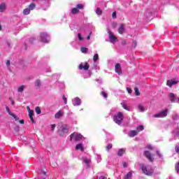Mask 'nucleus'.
<instances>
[{
	"instance_id": "nucleus-1",
	"label": "nucleus",
	"mask_w": 179,
	"mask_h": 179,
	"mask_svg": "<svg viewBox=\"0 0 179 179\" xmlns=\"http://www.w3.org/2000/svg\"><path fill=\"white\" fill-rule=\"evenodd\" d=\"M124 120V114L122 112H118L117 115L113 116V121L117 125H121L122 124V121Z\"/></svg>"
},
{
	"instance_id": "nucleus-2",
	"label": "nucleus",
	"mask_w": 179,
	"mask_h": 179,
	"mask_svg": "<svg viewBox=\"0 0 179 179\" xmlns=\"http://www.w3.org/2000/svg\"><path fill=\"white\" fill-rule=\"evenodd\" d=\"M140 167L145 176H152L153 174V169H148V167L143 164H140Z\"/></svg>"
},
{
	"instance_id": "nucleus-3",
	"label": "nucleus",
	"mask_w": 179,
	"mask_h": 179,
	"mask_svg": "<svg viewBox=\"0 0 179 179\" xmlns=\"http://www.w3.org/2000/svg\"><path fill=\"white\" fill-rule=\"evenodd\" d=\"M73 136H74V139L76 141V142H79L80 141H82L83 136H82V134H78V133H73L70 135V141L71 142H72V139H73Z\"/></svg>"
},
{
	"instance_id": "nucleus-4",
	"label": "nucleus",
	"mask_w": 179,
	"mask_h": 179,
	"mask_svg": "<svg viewBox=\"0 0 179 179\" xmlns=\"http://www.w3.org/2000/svg\"><path fill=\"white\" fill-rule=\"evenodd\" d=\"M40 38H41V43H50V39H49L50 36L45 32L41 33Z\"/></svg>"
},
{
	"instance_id": "nucleus-5",
	"label": "nucleus",
	"mask_w": 179,
	"mask_h": 179,
	"mask_svg": "<svg viewBox=\"0 0 179 179\" xmlns=\"http://www.w3.org/2000/svg\"><path fill=\"white\" fill-rule=\"evenodd\" d=\"M108 36L109 37L110 43H112L113 44H114L115 41H118V38H117V36H115V35L114 34V33H113V31H108Z\"/></svg>"
},
{
	"instance_id": "nucleus-6",
	"label": "nucleus",
	"mask_w": 179,
	"mask_h": 179,
	"mask_svg": "<svg viewBox=\"0 0 179 179\" xmlns=\"http://www.w3.org/2000/svg\"><path fill=\"white\" fill-rule=\"evenodd\" d=\"M144 156L149 160L151 163H153V160H155L154 155L150 153V151L145 150L144 151Z\"/></svg>"
},
{
	"instance_id": "nucleus-7",
	"label": "nucleus",
	"mask_w": 179,
	"mask_h": 179,
	"mask_svg": "<svg viewBox=\"0 0 179 179\" xmlns=\"http://www.w3.org/2000/svg\"><path fill=\"white\" fill-rule=\"evenodd\" d=\"M89 68H90V64L87 62L81 63L78 65V69L82 71V69H84V71H88Z\"/></svg>"
},
{
	"instance_id": "nucleus-8",
	"label": "nucleus",
	"mask_w": 179,
	"mask_h": 179,
	"mask_svg": "<svg viewBox=\"0 0 179 179\" xmlns=\"http://www.w3.org/2000/svg\"><path fill=\"white\" fill-rule=\"evenodd\" d=\"M115 71L116 73H118L119 75H122V69H121V64L117 63L115 64Z\"/></svg>"
},
{
	"instance_id": "nucleus-9",
	"label": "nucleus",
	"mask_w": 179,
	"mask_h": 179,
	"mask_svg": "<svg viewBox=\"0 0 179 179\" xmlns=\"http://www.w3.org/2000/svg\"><path fill=\"white\" fill-rule=\"evenodd\" d=\"M167 111L168 109H164V110L161 111L159 113L157 114L158 118H164V117H167Z\"/></svg>"
},
{
	"instance_id": "nucleus-10",
	"label": "nucleus",
	"mask_w": 179,
	"mask_h": 179,
	"mask_svg": "<svg viewBox=\"0 0 179 179\" xmlns=\"http://www.w3.org/2000/svg\"><path fill=\"white\" fill-rule=\"evenodd\" d=\"M117 31L119 34H124V33H125V24H120Z\"/></svg>"
},
{
	"instance_id": "nucleus-11",
	"label": "nucleus",
	"mask_w": 179,
	"mask_h": 179,
	"mask_svg": "<svg viewBox=\"0 0 179 179\" xmlns=\"http://www.w3.org/2000/svg\"><path fill=\"white\" fill-rule=\"evenodd\" d=\"M177 83H178V82L176 81V80L172 79V80H168L166 81V85L167 86H169V87H171V86L174 85H177Z\"/></svg>"
},
{
	"instance_id": "nucleus-12",
	"label": "nucleus",
	"mask_w": 179,
	"mask_h": 179,
	"mask_svg": "<svg viewBox=\"0 0 179 179\" xmlns=\"http://www.w3.org/2000/svg\"><path fill=\"white\" fill-rule=\"evenodd\" d=\"M61 117H64V111L62 110H59L55 115V118L57 120L61 118Z\"/></svg>"
},
{
	"instance_id": "nucleus-13",
	"label": "nucleus",
	"mask_w": 179,
	"mask_h": 179,
	"mask_svg": "<svg viewBox=\"0 0 179 179\" xmlns=\"http://www.w3.org/2000/svg\"><path fill=\"white\" fill-rule=\"evenodd\" d=\"M62 131L64 134H68V132H69V129H68V125L66 124H64L62 126Z\"/></svg>"
},
{
	"instance_id": "nucleus-14",
	"label": "nucleus",
	"mask_w": 179,
	"mask_h": 179,
	"mask_svg": "<svg viewBox=\"0 0 179 179\" xmlns=\"http://www.w3.org/2000/svg\"><path fill=\"white\" fill-rule=\"evenodd\" d=\"M76 150H81V152H83V150H85L83 145L82 143L77 144L76 146Z\"/></svg>"
},
{
	"instance_id": "nucleus-15",
	"label": "nucleus",
	"mask_w": 179,
	"mask_h": 179,
	"mask_svg": "<svg viewBox=\"0 0 179 179\" xmlns=\"http://www.w3.org/2000/svg\"><path fill=\"white\" fill-rule=\"evenodd\" d=\"M138 131L136 130H133L130 131V134L129 136L130 138H134V136H136V135H138Z\"/></svg>"
},
{
	"instance_id": "nucleus-16",
	"label": "nucleus",
	"mask_w": 179,
	"mask_h": 179,
	"mask_svg": "<svg viewBox=\"0 0 179 179\" xmlns=\"http://www.w3.org/2000/svg\"><path fill=\"white\" fill-rule=\"evenodd\" d=\"M122 107L124 109L127 110V111H129V108H128V106L127 105V102L123 101L121 103Z\"/></svg>"
},
{
	"instance_id": "nucleus-17",
	"label": "nucleus",
	"mask_w": 179,
	"mask_h": 179,
	"mask_svg": "<svg viewBox=\"0 0 179 179\" xmlns=\"http://www.w3.org/2000/svg\"><path fill=\"white\" fill-rule=\"evenodd\" d=\"M76 106H80L82 101L79 99V97H76L74 99Z\"/></svg>"
},
{
	"instance_id": "nucleus-18",
	"label": "nucleus",
	"mask_w": 179,
	"mask_h": 179,
	"mask_svg": "<svg viewBox=\"0 0 179 179\" xmlns=\"http://www.w3.org/2000/svg\"><path fill=\"white\" fill-rule=\"evenodd\" d=\"M5 9H6V5L5 4V3H2L1 4H0V12H3Z\"/></svg>"
},
{
	"instance_id": "nucleus-19",
	"label": "nucleus",
	"mask_w": 179,
	"mask_h": 179,
	"mask_svg": "<svg viewBox=\"0 0 179 179\" xmlns=\"http://www.w3.org/2000/svg\"><path fill=\"white\" fill-rule=\"evenodd\" d=\"M125 153V150L121 148L118 150L117 152V156H122V155H124Z\"/></svg>"
},
{
	"instance_id": "nucleus-20",
	"label": "nucleus",
	"mask_w": 179,
	"mask_h": 179,
	"mask_svg": "<svg viewBox=\"0 0 179 179\" xmlns=\"http://www.w3.org/2000/svg\"><path fill=\"white\" fill-rule=\"evenodd\" d=\"M169 96H170L171 101L172 102L176 101V95L173 93H170Z\"/></svg>"
},
{
	"instance_id": "nucleus-21",
	"label": "nucleus",
	"mask_w": 179,
	"mask_h": 179,
	"mask_svg": "<svg viewBox=\"0 0 179 179\" xmlns=\"http://www.w3.org/2000/svg\"><path fill=\"white\" fill-rule=\"evenodd\" d=\"M132 178V172H129L127 175L124 176V179H131Z\"/></svg>"
},
{
	"instance_id": "nucleus-22",
	"label": "nucleus",
	"mask_w": 179,
	"mask_h": 179,
	"mask_svg": "<svg viewBox=\"0 0 179 179\" xmlns=\"http://www.w3.org/2000/svg\"><path fill=\"white\" fill-rule=\"evenodd\" d=\"M80 51L83 54H87L89 49L87 48L83 47V48H81Z\"/></svg>"
},
{
	"instance_id": "nucleus-23",
	"label": "nucleus",
	"mask_w": 179,
	"mask_h": 179,
	"mask_svg": "<svg viewBox=\"0 0 179 179\" xmlns=\"http://www.w3.org/2000/svg\"><path fill=\"white\" fill-rule=\"evenodd\" d=\"M35 86L36 87H40L41 86V80L40 79H37L35 82Z\"/></svg>"
},
{
	"instance_id": "nucleus-24",
	"label": "nucleus",
	"mask_w": 179,
	"mask_h": 179,
	"mask_svg": "<svg viewBox=\"0 0 179 179\" xmlns=\"http://www.w3.org/2000/svg\"><path fill=\"white\" fill-rule=\"evenodd\" d=\"M71 13L72 15H76V13H79V9H78L77 8H72Z\"/></svg>"
},
{
	"instance_id": "nucleus-25",
	"label": "nucleus",
	"mask_w": 179,
	"mask_h": 179,
	"mask_svg": "<svg viewBox=\"0 0 179 179\" xmlns=\"http://www.w3.org/2000/svg\"><path fill=\"white\" fill-rule=\"evenodd\" d=\"M110 149H113V144L112 143H109L106 145V150L107 152H110Z\"/></svg>"
},
{
	"instance_id": "nucleus-26",
	"label": "nucleus",
	"mask_w": 179,
	"mask_h": 179,
	"mask_svg": "<svg viewBox=\"0 0 179 179\" xmlns=\"http://www.w3.org/2000/svg\"><path fill=\"white\" fill-rule=\"evenodd\" d=\"M34 8H36V4H34V3H31L29 4L28 9L29 10H33Z\"/></svg>"
},
{
	"instance_id": "nucleus-27",
	"label": "nucleus",
	"mask_w": 179,
	"mask_h": 179,
	"mask_svg": "<svg viewBox=\"0 0 179 179\" xmlns=\"http://www.w3.org/2000/svg\"><path fill=\"white\" fill-rule=\"evenodd\" d=\"M143 129H144L143 126V125H140V126H138V127L136 128V131H137L138 134H139V132H141V131H143Z\"/></svg>"
},
{
	"instance_id": "nucleus-28",
	"label": "nucleus",
	"mask_w": 179,
	"mask_h": 179,
	"mask_svg": "<svg viewBox=\"0 0 179 179\" xmlns=\"http://www.w3.org/2000/svg\"><path fill=\"white\" fill-rule=\"evenodd\" d=\"M96 15L99 16H101V15H103V10H101L100 8H96Z\"/></svg>"
},
{
	"instance_id": "nucleus-29",
	"label": "nucleus",
	"mask_w": 179,
	"mask_h": 179,
	"mask_svg": "<svg viewBox=\"0 0 179 179\" xmlns=\"http://www.w3.org/2000/svg\"><path fill=\"white\" fill-rule=\"evenodd\" d=\"M94 62H97L99 61V54H95L93 57Z\"/></svg>"
},
{
	"instance_id": "nucleus-30",
	"label": "nucleus",
	"mask_w": 179,
	"mask_h": 179,
	"mask_svg": "<svg viewBox=\"0 0 179 179\" xmlns=\"http://www.w3.org/2000/svg\"><path fill=\"white\" fill-rule=\"evenodd\" d=\"M30 14V10L29 8H25L23 10V15H29Z\"/></svg>"
},
{
	"instance_id": "nucleus-31",
	"label": "nucleus",
	"mask_w": 179,
	"mask_h": 179,
	"mask_svg": "<svg viewBox=\"0 0 179 179\" xmlns=\"http://www.w3.org/2000/svg\"><path fill=\"white\" fill-rule=\"evenodd\" d=\"M24 90V85H21L17 89V92H19L20 93H22V92H23Z\"/></svg>"
},
{
	"instance_id": "nucleus-32",
	"label": "nucleus",
	"mask_w": 179,
	"mask_h": 179,
	"mask_svg": "<svg viewBox=\"0 0 179 179\" xmlns=\"http://www.w3.org/2000/svg\"><path fill=\"white\" fill-rule=\"evenodd\" d=\"M134 92L136 96H139L141 94V92H139V89L138 87L134 88Z\"/></svg>"
},
{
	"instance_id": "nucleus-33",
	"label": "nucleus",
	"mask_w": 179,
	"mask_h": 179,
	"mask_svg": "<svg viewBox=\"0 0 179 179\" xmlns=\"http://www.w3.org/2000/svg\"><path fill=\"white\" fill-rule=\"evenodd\" d=\"M35 112L36 113V114H41V109L40 108V107L37 106L35 108Z\"/></svg>"
},
{
	"instance_id": "nucleus-34",
	"label": "nucleus",
	"mask_w": 179,
	"mask_h": 179,
	"mask_svg": "<svg viewBox=\"0 0 179 179\" xmlns=\"http://www.w3.org/2000/svg\"><path fill=\"white\" fill-rule=\"evenodd\" d=\"M101 96H103V97L105 99H107V97H108V94L107 93L104 92H101Z\"/></svg>"
},
{
	"instance_id": "nucleus-35",
	"label": "nucleus",
	"mask_w": 179,
	"mask_h": 179,
	"mask_svg": "<svg viewBox=\"0 0 179 179\" xmlns=\"http://www.w3.org/2000/svg\"><path fill=\"white\" fill-rule=\"evenodd\" d=\"M10 115H11V117H14V120H15V121H19V117H18L17 116H16V115H15L14 113H13V114H11Z\"/></svg>"
},
{
	"instance_id": "nucleus-36",
	"label": "nucleus",
	"mask_w": 179,
	"mask_h": 179,
	"mask_svg": "<svg viewBox=\"0 0 179 179\" xmlns=\"http://www.w3.org/2000/svg\"><path fill=\"white\" fill-rule=\"evenodd\" d=\"M138 109L140 111H145V108L142 105H138Z\"/></svg>"
},
{
	"instance_id": "nucleus-37",
	"label": "nucleus",
	"mask_w": 179,
	"mask_h": 179,
	"mask_svg": "<svg viewBox=\"0 0 179 179\" xmlns=\"http://www.w3.org/2000/svg\"><path fill=\"white\" fill-rule=\"evenodd\" d=\"M112 17L113 19H117V11H115V12L113 13Z\"/></svg>"
},
{
	"instance_id": "nucleus-38",
	"label": "nucleus",
	"mask_w": 179,
	"mask_h": 179,
	"mask_svg": "<svg viewBox=\"0 0 179 179\" xmlns=\"http://www.w3.org/2000/svg\"><path fill=\"white\" fill-rule=\"evenodd\" d=\"M33 115H34V111L30 110V111L29 112V117H33Z\"/></svg>"
},
{
	"instance_id": "nucleus-39",
	"label": "nucleus",
	"mask_w": 179,
	"mask_h": 179,
	"mask_svg": "<svg viewBox=\"0 0 179 179\" xmlns=\"http://www.w3.org/2000/svg\"><path fill=\"white\" fill-rule=\"evenodd\" d=\"M6 111L8 113L9 115H12V112H10V109H9V107L6 106Z\"/></svg>"
},
{
	"instance_id": "nucleus-40",
	"label": "nucleus",
	"mask_w": 179,
	"mask_h": 179,
	"mask_svg": "<svg viewBox=\"0 0 179 179\" xmlns=\"http://www.w3.org/2000/svg\"><path fill=\"white\" fill-rule=\"evenodd\" d=\"M146 149H148V150H153V146L148 145L146 146Z\"/></svg>"
},
{
	"instance_id": "nucleus-41",
	"label": "nucleus",
	"mask_w": 179,
	"mask_h": 179,
	"mask_svg": "<svg viewBox=\"0 0 179 179\" xmlns=\"http://www.w3.org/2000/svg\"><path fill=\"white\" fill-rule=\"evenodd\" d=\"M84 163H85L86 164H89L90 163V159H84Z\"/></svg>"
},
{
	"instance_id": "nucleus-42",
	"label": "nucleus",
	"mask_w": 179,
	"mask_h": 179,
	"mask_svg": "<svg viewBox=\"0 0 179 179\" xmlns=\"http://www.w3.org/2000/svg\"><path fill=\"white\" fill-rule=\"evenodd\" d=\"M76 8H77L78 9H83V4H78V5L76 6Z\"/></svg>"
},
{
	"instance_id": "nucleus-43",
	"label": "nucleus",
	"mask_w": 179,
	"mask_h": 179,
	"mask_svg": "<svg viewBox=\"0 0 179 179\" xmlns=\"http://www.w3.org/2000/svg\"><path fill=\"white\" fill-rule=\"evenodd\" d=\"M63 101H64V104H67L68 103V99L65 96V95L63 96Z\"/></svg>"
},
{
	"instance_id": "nucleus-44",
	"label": "nucleus",
	"mask_w": 179,
	"mask_h": 179,
	"mask_svg": "<svg viewBox=\"0 0 179 179\" xmlns=\"http://www.w3.org/2000/svg\"><path fill=\"white\" fill-rule=\"evenodd\" d=\"M78 37L80 41H82V40H83V38H82V35L80 34H78Z\"/></svg>"
},
{
	"instance_id": "nucleus-45",
	"label": "nucleus",
	"mask_w": 179,
	"mask_h": 179,
	"mask_svg": "<svg viewBox=\"0 0 179 179\" xmlns=\"http://www.w3.org/2000/svg\"><path fill=\"white\" fill-rule=\"evenodd\" d=\"M136 45H138V43L136 42V41H134L133 42V47H134V48H136Z\"/></svg>"
},
{
	"instance_id": "nucleus-46",
	"label": "nucleus",
	"mask_w": 179,
	"mask_h": 179,
	"mask_svg": "<svg viewBox=\"0 0 179 179\" xmlns=\"http://www.w3.org/2000/svg\"><path fill=\"white\" fill-rule=\"evenodd\" d=\"M173 120H178V115L176 114L172 116Z\"/></svg>"
},
{
	"instance_id": "nucleus-47",
	"label": "nucleus",
	"mask_w": 179,
	"mask_h": 179,
	"mask_svg": "<svg viewBox=\"0 0 179 179\" xmlns=\"http://www.w3.org/2000/svg\"><path fill=\"white\" fill-rule=\"evenodd\" d=\"M127 92H128V93H129V94H131V93H132V90H131V88L127 87Z\"/></svg>"
},
{
	"instance_id": "nucleus-48",
	"label": "nucleus",
	"mask_w": 179,
	"mask_h": 179,
	"mask_svg": "<svg viewBox=\"0 0 179 179\" xmlns=\"http://www.w3.org/2000/svg\"><path fill=\"white\" fill-rule=\"evenodd\" d=\"M123 167L127 168L128 167V164L127 162L123 163Z\"/></svg>"
},
{
	"instance_id": "nucleus-49",
	"label": "nucleus",
	"mask_w": 179,
	"mask_h": 179,
	"mask_svg": "<svg viewBox=\"0 0 179 179\" xmlns=\"http://www.w3.org/2000/svg\"><path fill=\"white\" fill-rule=\"evenodd\" d=\"M6 65L7 66H9L10 65V60H7Z\"/></svg>"
},
{
	"instance_id": "nucleus-50",
	"label": "nucleus",
	"mask_w": 179,
	"mask_h": 179,
	"mask_svg": "<svg viewBox=\"0 0 179 179\" xmlns=\"http://www.w3.org/2000/svg\"><path fill=\"white\" fill-rule=\"evenodd\" d=\"M51 128H52V131H54V129H55V124H52Z\"/></svg>"
},
{
	"instance_id": "nucleus-51",
	"label": "nucleus",
	"mask_w": 179,
	"mask_h": 179,
	"mask_svg": "<svg viewBox=\"0 0 179 179\" xmlns=\"http://www.w3.org/2000/svg\"><path fill=\"white\" fill-rule=\"evenodd\" d=\"M122 44L123 45H125V44H127V41L123 40V41H122Z\"/></svg>"
},
{
	"instance_id": "nucleus-52",
	"label": "nucleus",
	"mask_w": 179,
	"mask_h": 179,
	"mask_svg": "<svg viewBox=\"0 0 179 179\" xmlns=\"http://www.w3.org/2000/svg\"><path fill=\"white\" fill-rule=\"evenodd\" d=\"M27 110L28 113H29L30 111H32V110H31V109H30V107H29V106H27Z\"/></svg>"
},
{
	"instance_id": "nucleus-53",
	"label": "nucleus",
	"mask_w": 179,
	"mask_h": 179,
	"mask_svg": "<svg viewBox=\"0 0 179 179\" xmlns=\"http://www.w3.org/2000/svg\"><path fill=\"white\" fill-rule=\"evenodd\" d=\"M19 122H20V124H24V120H21L19 121Z\"/></svg>"
},
{
	"instance_id": "nucleus-54",
	"label": "nucleus",
	"mask_w": 179,
	"mask_h": 179,
	"mask_svg": "<svg viewBox=\"0 0 179 179\" xmlns=\"http://www.w3.org/2000/svg\"><path fill=\"white\" fill-rule=\"evenodd\" d=\"M29 118H30L31 122H32L33 124H34V119L33 118V117H29Z\"/></svg>"
},
{
	"instance_id": "nucleus-55",
	"label": "nucleus",
	"mask_w": 179,
	"mask_h": 179,
	"mask_svg": "<svg viewBox=\"0 0 179 179\" xmlns=\"http://www.w3.org/2000/svg\"><path fill=\"white\" fill-rule=\"evenodd\" d=\"M157 156H158L159 157H163V155H162V154L157 152Z\"/></svg>"
},
{
	"instance_id": "nucleus-56",
	"label": "nucleus",
	"mask_w": 179,
	"mask_h": 179,
	"mask_svg": "<svg viewBox=\"0 0 179 179\" xmlns=\"http://www.w3.org/2000/svg\"><path fill=\"white\" fill-rule=\"evenodd\" d=\"M101 179H107V178L106 176H101Z\"/></svg>"
},
{
	"instance_id": "nucleus-57",
	"label": "nucleus",
	"mask_w": 179,
	"mask_h": 179,
	"mask_svg": "<svg viewBox=\"0 0 179 179\" xmlns=\"http://www.w3.org/2000/svg\"><path fill=\"white\" fill-rule=\"evenodd\" d=\"M87 40H90V36L88 35V36L87 37Z\"/></svg>"
},
{
	"instance_id": "nucleus-58",
	"label": "nucleus",
	"mask_w": 179,
	"mask_h": 179,
	"mask_svg": "<svg viewBox=\"0 0 179 179\" xmlns=\"http://www.w3.org/2000/svg\"><path fill=\"white\" fill-rule=\"evenodd\" d=\"M11 104H15V101H13V100L11 101Z\"/></svg>"
},
{
	"instance_id": "nucleus-59",
	"label": "nucleus",
	"mask_w": 179,
	"mask_h": 179,
	"mask_svg": "<svg viewBox=\"0 0 179 179\" xmlns=\"http://www.w3.org/2000/svg\"><path fill=\"white\" fill-rule=\"evenodd\" d=\"M92 31H90V32L89 36H92Z\"/></svg>"
},
{
	"instance_id": "nucleus-60",
	"label": "nucleus",
	"mask_w": 179,
	"mask_h": 179,
	"mask_svg": "<svg viewBox=\"0 0 179 179\" xmlns=\"http://www.w3.org/2000/svg\"><path fill=\"white\" fill-rule=\"evenodd\" d=\"M2 30V25H0V31Z\"/></svg>"
},
{
	"instance_id": "nucleus-61",
	"label": "nucleus",
	"mask_w": 179,
	"mask_h": 179,
	"mask_svg": "<svg viewBox=\"0 0 179 179\" xmlns=\"http://www.w3.org/2000/svg\"><path fill=\"white\" fill-rule=\"evenodd\" d=\"M155 117L156 118H157V114H155Z\"/></svg>"
},
{
	"instance_id": "nucleus-62",
	"label": "nucleus",
	"mask_w": 179,
	"mask_h": 179,
	"mask_svg": "<svg viewBox=\"0 0 179 179\" xmlns=\"http://www.w3.org/2000/svg\"><path fill=\"white\" fill-rule=\"evenodd\" d=\"M43 174L45 176V174H47V172H45V171L43 172Z\"/></svg>"
},
{
	"instance_id": "nucleus-63",
	"label": "nucleus",
	"mask_w": 179,
	"mask_h": 179,
	"mask_svg": "<svg viewBox=\"0 0 179 179\" xmlns=\"http://www.w3.org/2000/svg\"><path fill=\"white\" fill-rule=\"evenodd\" d=\"M178 134H179V131H178Z\"/></svg>"
}]
</instances>
